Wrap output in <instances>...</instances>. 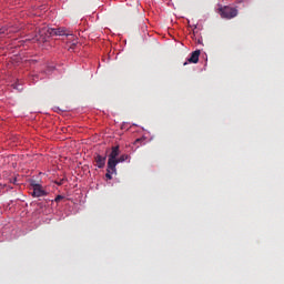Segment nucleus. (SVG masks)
Listing matches in <instances>:
<instances>
[{"mask_svg": "<svg viewBox=\"0 0 284 284\" xmlns=\"http://www.w3.org/2000/svg\"><path fill=\"white\" fill-rule=\"evenodd\" d=\"M47 32L49 33L50 37H69L71 36L70 31H68L65 28H48Z\"/></svg>", "mask_w": 284, "mask_h": 284, "instance_id": "obj_3", "label": "nucleus"}, {"mask_svg": "<svg viewBox=\"0 0 284 284\" xmlns=\"http://www.w3.org/2000/svg\"><path fill=\"white\" fill-rule=\"evenodd\" d=\"M143 142H145V138L141 136V138H138V140H135L134 144L138 145L139 143H143Z\"/></svg>", "mask_w": 284, "mask_h": 284, "instance_id": "obj_10", "label": "nucleus"}, {"mask_svg": "<svg viewBox=\"0 0 284 284\" xmlns=\"http://www.w3.org/2000/svg\"><path fill=\"white\" fill-rule=\"evenodd\" d=\"M94 162H95V166L102 170L103 168H105V164H106V155L103 156L100 154H95Z\"/></svg>", "mask_w": 284, "mask_h": 284, "instance_id": "obj_5", "label": "nucleus"}, {"mask_svg": "<svg viewBox=\"0 0 284 284\" xmlns=\"http://www.w3.org/2000/svg\"><path fill=\"white\" fill-rule=\"evenodd\" d=\"M201 51L195 50L191 53V58L189 59V63H199L200 61Z\"/></svg>", "mask_w": 284, "mask_h": 284, "instance_id": "obj_6", "label": "nucleus"}, {"mask_svg": "<svg viewBox=\"0 0 284 284\" xmlns=\"http://www.w3.org/2000/svg\"><path fill=\"white\" fill-rule=\"evenodd\" d=\"M219 14L222 19L232 20L239 16V10L235 7L225 6L219 9Z\"/></svg>", "mask_w": 284, "mask_h": 284, "instance_id": "obj_1", "label": "nucleus"}, {"mask_svg": "<svg viewBox=\"0 0 284 284\" xmlns=\"http://www.w3.org/2000/svg\"><path fill=\"white\" fill-rule=\"evenodd\" d=\"M16 31L17 30L13 27H9L8 29H6V28L0 29L1 34H8V33H11V32H16Z\"/></svg>", "mask_w": 284, "mask_h": 284, "instance_id": "obj_7", "label": "nucleus"}, {"mask_svg": "<svg viewBox=\"0 0 284 284\" xmlns=\"http://www.w3.org/2000/svg\"><path fill=\"white\" fill-rule=\"evenodd\" d=\"M128 158L129 156L126 154L121 155L120 158L116 159V164L126 161Z\"/></svg>", "mask_w": 284, "mask_h": 284, "instance_id": "obj_9", "label": "nucleus"}, {"mask_svg": "<svg viewBox=\"0 0 284 284\" xmlns=\"http://www.w3.org/2000/svg\"><path fill=\"white\" fill-rule=\"evenodd\" d=\"M246 0H235L236 3H243L245 2Z\"/></svg>", "mask_w": 284, "mask_h": 284, "instance_id": "obj_12", "label": "nucleus"}, {"mask_svg": "<svg viewBox=\"0 0 284 284\" xmlns=\"http://www.w3.org/2000/svg\"><path fill=\"white\" fill-rule=\"evenodd\" d=\"M63 197L61 196V195H58L57 197H55V202H59L60 200H62Z\"/></svg>", "mask_w": 284, "mask_h": 284, "instance_id": "obj_11", "label": "nucleus"}, {"mask_svg": "<svg viewBox=\"0 0 284 284\" xmlns=\"http://www.w3.org/2000/svg\"><path fill=\"white\" fill-rule=\"evenodd\" d=\"M120 154V148L119 146H113L111 149V153L109 155V160H108V168L109 170H112L113 173H115L116 171V160H118V156Z\"/></svg>", "mask_w": 284, "mask_h": 284, "instance_id": "obj_2", "label": "nucleus"}, {"mask_svg": "<svg viewBox=\"0 0 284 284\" xmlns=\"http://www.w3.org/2000/svg\"><path fill=\"white\" fill-rule=\"evenodd\" d=\"M31 187H33V193H31L33 197H42L47 195V191L43 189L41 184L31 183Z\"/></svg>", "mask_w": 284, "mask_h": 284, "instance_id": "obj_4", "label": "nucleus"}, {"mask_svg": "<svg viewBox=\"0 0 284 284\" xmlns=\"http://www.w3.org/2000/svg\"><path fill=\"white\" fill-rule=\"evenodd\" d=\"M112 174H114V172L112 171V169L108 168L106 173H105V178L108 180H112Z\"/></svg>", "mask_w": 284, "mask_h": 284, "instance_id": "obj_8", "label": "nucleus"}, {"mask_svg": "<svg viewBox=\"0 0 284 284\" xmlns=\"http://www.w3.org/2000/svg\"><path fill=\"white\" fill-rule=\"evenodd\" d=\"M186 65H187V62L184 63V67H186Z\"/></svg>", "mask_w": 284, "mask_h": 284, "instance_id": "obj_13", "label": "nucleus"}]
</instances>
